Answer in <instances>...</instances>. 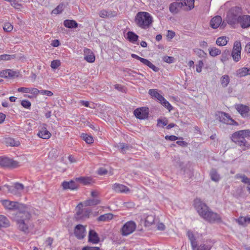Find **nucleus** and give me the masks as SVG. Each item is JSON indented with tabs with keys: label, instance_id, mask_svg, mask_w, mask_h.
Returning <instances> with one entry per match:
<instances>
[{
	"label": "nucleus",
	"instance_id": "nucleus-40",
	"mask_svg": "<svg viewBox=\"0 0 250 250\" xmlns=\"http://www.w3.org/2000/svg\"><path fill=\"white\" fill-rule=\"evenodd\" d=\"M209 53L210 56L212 57H215L217 55H219L221 54V51L216 47H212L209 48L208 49Z\"/></svg>",
	"mask_w": 250,
	"mask_h": 250
},
{
	"label": "nucleus",
	"instance_id": "nucleus-35",
	"mask_svg": "<svg viewBox=\"0 0 250 250\" xmlns=\"http://www.w3.org/2000/svg\"><path fill=\"white\" fill-rule=\"evenodd\" d=\"M138 36L132 31H128L127 33V38L131 42H136L138 39Z\"/></svg>",
	"mask_w": 250,
	"mask_h": 250
},
{
	"label": "nucleus",
	"instance_id": "nucleus-36",
	"mask_svg": "<svg viewBox=\"0 0 250 250\" xmlns=\"http://www.w3.org/2000/svg\"><path fill=\"white\" fill-rule=\"evenodd\" d=\"M118 147L120 152L123 154L126 153L128 150H130L132 148L130 146L124 143H120Z\"/></svg>",
	"mask_w": 250,
	"mask_h": 250
},
{
	"label": "nucleus",
	"instance_id": "nucleus-32",
	"mask_svg": "<svg viewBox=\"0 0 250 250\" xmlns=\"http://www.w3.org/2000/svg\"><path fill=\"white\" fill-rule=\"evenodd\" d=\"M91 178L89 177L81 176L75 179L76 181L82 184L83 185H88L91 183Z\"/></svg>",
	"mask_w": 250,
	"mask_h": 250
},
{
	"label": "nucleus",
	"instance_id": "nucleus-42",
	"mask_svg": "<svg viewBox=\"0 0 250 250\" xmlns=\"http://www.w3.org/2000/svg\"><path fill=\"white\" fill-rule=\"evenodd\" d=\"M228 41L226 37H220L217 38L216 43L218 45L223 46L227 44Z\"/></svg>",
	"mask_w": 250,
	"mask_h": 250
},
{
	"label": "nucleus",
	"instance_id": "nucleus-9",
	"mask_svg": "<svg viewBox=\"0 0 250 250\" xmlns=\"http://www.w3.org/2000/svg\"><path fill=\"white\" fill-rule=\"evenodd\" d=\"M19 163L12 159L7 157H0V166L9 168H14L19 166Z\"/></svg>",
	"mask_w": 250,
	"mask_h": 250
},
{
	"label": "nucleus",
	"instance_id": "nucleus-57",
	"mask_svg": "<svg viewBox=\"0 0 250 250\" xmlns=\"http://www.w3.org/2000/svg\"><path fill=\"white\" fill-rule=\"evenodd\" d=\"M131 56L132 58L136 59L140 61L143 64H144L145 62L147 60L146 59H144V58H141V57H139V56H138V55H137L136 54H132L131 55Z\"/></svg>",
	"mask_w": 250,
	"mask_h": 250
},
{
	"label": "nucleus",
	"instance_id": "nucleus-14",
	"mask_svg": "<svg viewBox=\"0 0 250 250\" xmlns=\"http://www.w3.org/2000/svg\"><path fill=\"white\" fill-rule=\"evenodd\" d=\"M235 108L243 118H246L250 115V108L243 104H236Z\"/></svg>",
	"mask_w": 250,
	"mask_h": 250
},
{
	"label": "nucleus",
	"instance_id": "nucleus-17",
	"mask_svg": "<svg viewBox=\"0 0 250 250\" xmlns=\"http://www.w3.org/2000/svg\"><path fill=\"white\" fill-rule=\"evenodd\" d=\"M85 229L84 226L82 225H77L74 229V234L79 239L83 238L85 236Z\"/></svg>",
	"mask_w": 250,
	"mask_h": 250
},
{
	"label": "nucleus",
	"instance_id": "nucleus-18",
	"mask_svg": "<svg viewBox=\"0 0 250 250\" xmlns=\"http://www.w3.org/2000/svg\"><path fill=\"white\" fill-rule=\"evenodd\" d=\"M112 188L113 190L118 193H127L130 191L129 188L126 186L118 183L114 184Z\"/></svg>",
	"mask_w": 250,
	"mask_h": 250
},
{
	"label": "nucleus",
	"instance_id": "nucleus-11",
	"mask_svg": "<svg viewBox=\"0 0 250 250\" xmlns=\"http://www.w3.org/2000/svg\"><path fill=\"white\" fill-rule=\"evenodd\" d=\"M218 118L220 122L227 125H237L238 124L232 119L227 113L221 112L218 113Z\"/></svg>",
	"mask_w": 250,
	"mask_h": 250
},
{
	"label": "nucleus",
	"instance_id": "nucleus-44",
	"mask_svg": "<svg viewBox=\"0 0 250 250\" xmlns=\"http://www.w3.org/2000/svg\"><path fill=\"white\" fill-rule=\"evenodd\" d=\"M16 58V55H8V54H3L0 55V61H9L12 59H14Z\"/></svg>",
	"mask_w": 250,
	"mask_h": 250
},
{
	"label": "nucleus",
	"instance_id": "nucleus-21",
	"mask_svg": "<svg viewBox=\"0 0 250 250\" xmlns=\"http://www.w3.org/2000/svg\"><path fill=\"white\" fill-rule=\"evenodd\" d=\"M63 189L74 190L78 188V185L75 181L71 180L69 182L64 181L62 184Z\"/></svg>",
	"mask_w": 250,
	"mask_h": 250
},
{
	"label": "nucleus",
	"instance_id": "nucleus-6",
	"mask_svg": "<svg viewBox=\"0 0 250 250\" xmlns=\"http://www.w3.org/2000/svg\"><path fill=\"white\" fill-rule=\"evenodd\" d=\"M248 130H242L234 132L231 137L232 141L240 146H246L247 143L245 139L247 137L246 133L248 132Z\"/></svg>",
	"mask_w": 250,
	"mask_h": 250
},
{
	"label": "nucleus",
	"instance_id": "nucleus-20",
	"mask_svg": "<svg viewBox=\"0 0 250 250\" xmlns=\"http://www.w3.org/2000/svg\"><path fill=\"white\" fill-rule=\"evenodd\" d=\"M18 76L16 71L11 69H6L0 71V77L4 78H12Z\"/></svg>",
	"mask_w": 250,
	"mask_h": 250
},
{
	"label": "nucleus",
	"instance_id": "nucleus-8",
	"mask_svg": "<svg viewBox=\"0 0 250 250\" xmlns=\"http://www.w3.org/2000/svg\"><path fill=\"white\" fill-rule=\"evenodd\" d=\"M83 205L81 203L77 207V211L76 212L75 217L78 220H83L88 218L90 213L91 212V209L88 208H84L82 207Z\"/></svg>",
	"mask_w": 250,
	"mask_h": 250
},
{
	"label": "nucleus",
	"instance_id": "nucleus-62",
	"mask_svg": "<svg viewBox=\"0 0 250 250\" xmlns=\"http://www.w3.org/2000/svg\"><path fill=\"white\" fill-rule=\"evenodd\" d=\"M175 36V33L174 31L169 30L167 31V37L168 38L171 39L174 38Z\"/></svg>",
	"mask_w": 250,
	"mask_h": 250
},
{
	"label": "nucleus",
	"instance_id": "nucleus-53",
	"mask_svg": "<svg viewBox=\"0 0 250 250\" xmlns=\"http://www.w3.org/2000/svg\"><path fill=\"white\" fill-rule=\"evenodd\" d=\"M13 28V25L9 22L5 23L3 26V30L6 32H10L12 30Z\"/></svg>",
	"mask_w": 250,
	"mask_h": 250
},
{
	"label": "nucleus",
	"instance_id": "nucleus-16",
	"mask_svg": "<svg viewBox=\"0 0 250 250\" xmlns=\"http://www.w3.org/2000/svg\"><path fill=\"white\" fill-rule=\"evenodd\" d=\"M238 23L241 28L243 29L250 27V15H243L240 16Z\"/></svg>",
	"mask_w": 250,
	"mask_h": 250
},
{
	"label": "nucleus",
	"instance_id": "nucleus-10",
	"mask_svg": "<svg viewBox=\"0 0 250 250\" xmlns=\"http://www.w3.org/2000/svg\"><path fill=\"white\" fill-rule=\"evenodd\" d=\"M136 228V225L134 221H128L124 224L122 228V234L123 236H127L133 232Z\"/></svg>",
	"mask_w": 250,
	"mask_h": 250
},
{
	"label": "nucleus",
	"instance_id": "nucleus-55",
	"mask_svg": "<svg viewBox=\"0 0 250 250\" xmlns=\"http://www.w3.org/2000/svg\"><path fill=\"white\" fill-rule=\"evenodd\" d=\"M21 104L23 107L27 109H29L31 106L30 102L27 100H23L21 101Z\"/></svg>",
	"mask_w": 250,
	"mask_h": 250
},
{
	"label": "nucleus",
	"instance_id": "nucleus-25",
	"mask_svg": "<svg viewBox=\"0 0 250 250\" xmlns=\"http://www.w3.org/2000/svg\"><path fill=\"white\" fill-rule=\"evenodd\" d=\"M101 200L99 198L89 199L84 201L82 204L84 206H93L98 205L100 203Z\"/></svg>",
	"mask_w": 250,
	"mask_h": 250
},
{
	"label": "nucleus",
	"instance_id": "nucleus-7",
	"mask_svg": "<svg viewBox=\"0 0 250 250\" xmlns=\"http://www.w3.org/2000/svg\"><path fill=\"white\" fill-rule=\"evenodd\" d=\"M1 202L2 205L6 209L11 210H17V211H21L26 207V206L23 204L11 201L8 200H3Z\"/></svg>",
	"mask_w": 250,
	"mask_h": 250
},
{
	"label": "nucleus",
	"instance_id": "nucleus-41",
	"mask_svg": "<svg viewBox=\"0 0 250 250\" xmlns=\"http://www.w3.org/2000/svg\"><path fill=\"white\" fill-rule=\"evenodd\" d=\"M248 68L242 67L236 71V76L238 77H242L248 75Z\"/></svg>",
	"mask_w": 250,
	"mask_h": 250
},
{
	"label": "nucleus",
	"instance_id": "nucleus-60",
	"mask_svg": "<svg viewBox=\"0 0 250 250\" xmlns=\"http://www.w3.org/2000/svg\"><path fill=\"white\" fill-rule=\"evenodd\" d=\"M17 91L19 92L29 93V91H29V88H28V87H21L18 88L17 89Z\"/></svg>",
	"mask_w": 250,
	"mask_h": 250
},
{
	"label": "nucleus",
	"instance_id": "nucleus-4",
	"mask_svg": "<svg viewBox=\"0 0 250 250\" xmlns=\"http://www.w3.org/2000/svg\"><path fill=\"white\" fill-rule=\"evenodd\" d=\"M242 13V9L241 7L235 6L232 7L228 12L227 15L226 20L227 22L230 25L235 24L239 22V17Z\"/></svg>",
	"mask_w": 250,
	"mask_h": 250
},
{
	"label": "nucleus",
	"instance_id": "nucleus-54",
	"mask_svg": "<svg viewBox=\"0 0 250 250\" xmlns=\"http://www.w3.org/2000/svg\"><path fill=\"white\" fill-rule=\"evenodd\" d=\"M54 241V239L52 237H49L46 238L44 244L46 247H48L50 249H52V245Z\"/></svg>",
	"mask_w": 250,
	"mask_h": 250
},
{
	"label": "nucleus",
	"instance_id": "nucleus-43",
	"mask_svg": "<svg viewBox=\"0 0 250 250\" xmlns=\"http://www.w3.org/2000/svg\"><path fill=\"white\" fill-rule=\"evenodd\" d=\"M29 93L31 94L30 95H28L27 97L30 99L36 97L40 93V90H38L36 88L29 87Z\"/></svg>",
	"mask_w": 250,
	"mask_h": 250
},
{
	"label": "nucleus",
	"instance_id": "nucleus-51",
	"mask_svg": "<svg viewBox=\"0 0 250 250\" xmlns=\"http://www.w3.org/2000/svg\"><path fill=\"white\" fill-rule=\"evenodd\" d=\"M63 4H60L56 8L52 10V13L56 15L59 14L63 11Z\"/></svg>",
	"mask_w": 250,
	"mask_h": 250
},
{
	"label": "nucleus",
	"instance_id": "nucleus-63",
	"mask_svg": "<svg viewBox=\"0 0 250 250\" xmlns=\"http://www.w3.org/2000/svg\"><path fill=\"white\" fill-rule=\"evenodd\" d=\"M157 228L159 230H164L165 229V225L162 223H159L157 225Z\"/></svg>",
	"mask_w": 250,
	"mask_h": 250
},
{
	"label": "nucleus",
	"instance_id": "nucleus-5",
	"mask_svg": "<svg viewBox=\"0 0 250 250\" xmlns=\"http://www.w3.org/2000/svg\"><path fill=\"white\" fill-rule=\"evenodd\" d=\"M6 187L10 193L17 196L27 193L29 188V187L25 188L23 184L19 183H15L13 186H7Z\"/></svg>",
	"mask_w": 250,
	"mask_h": 250
},
{
	"label": "nucleus",
	"instance_id": "nucleus-1",
	"mask_svg": "<svg viewBox=\"0 0 250 250\" xmlns=\"http://www.w3.org/2000/svg\"><path fill=\"white\" fill-rule=\"evenodd\" d=\"M31 214L27 210V207L21 211H17L13 216L18 229L25 234L29 232L31 227Z\"/></svg>",
	"mask_w": 250,
	"mask_h": 250
},
{
	"label": "nucleus",
	"instance_id": "nucleus-34",
	"mask_svg": "<svg viewBox=\"0 0 250 250\" xmlns=\"http://www.w3.org/2000/svg\"><path fill=\"white\" fill-rule=\"evenodd\" d=\"M187 235L190 241L191 247H194L197 244V241L193 232L190 230L187 231Z\"/></svg>",
	"mask_w": 250,
	"mask_h": 250
},
{
	"label": "nucleus",
	"instance_id": "nucleus-49",
	"mask_svg": "<svg viewBox=\"0 0 250 250\" xmlns=\"http://www.w3.org/2000/svg\"><path fill=\"white\" fill-rule=\"evenodd\" d=\"M144 64L148 66L150 68L152 69L154 72H158L159 70V68L158 67L155 66L148 60H146Z\"/></svg>",
	"mask_w": 250,
	"mask_h": 250
},
{
	"label": "nucleus",
	"instance_id": "nucleus-19",
	"mask_svg": "<svg viewBox=\"0 0 250 250\" xmlns=\"http://www.w3.org/2000/svg\"><path fill=\"white\" fill-rule=\"evenodd\" d=\"M84 59L88 62L92 63L94 62L95 57L93 52L89 49L85 48L84 49Z\"/></svg>",
	"mask_w": 250,
	"mask_h": 250
},
{
	"label": "nucleus",
	"instance_id": "nucleus-61",
	"mask_svg": "<svg viewBox=\"0 0 250 250\" xmlns=\"http://www.w3.org/2000/svg\"><path fill=\"white\" fill-rule=\"evenodd\" d=\"M107 173V170L104 168H100L98 170V174L100 175H105Z\"/></svg>",
	"mask_w": 250,
	"mask_h": 250
},
{
	"label": "nucleus",
	"instance_id": "nucleus-58",
	"mask_svg": "<svg viewBox=\"0 0 250 250\" xmlns=\"http://www.w3.org/2000/svg\"><path fill=\"white\" fill-rule=\"evenodd\" d=\"M163 60L166 62L171 63L173 62L174 58L170 56H164L163 58Z\"/></svg>",
	"mask_w": 250,
	"mask_h": 250
},
{
	"label": "nucleus",
	"instance_id": "nucleus-56",
	"mask_svg": "<svg viewBox=\"0 0 250 250\" xmlns=\"http://www.w3.org/2000/svg\"><path fill=\"white\" fill-rule=\"evenodd\" d=\"M204 65V63L202 61H198V64L196 65V71L198 73H200L202 70V68Z\"/></svg>",
	"mask_w": 250,
	"mask_h": 250
},
{
	"label": "nucleus",
	"instance_id": "nucleus-52",
	"mask_svg": "<svg viewBox=\"0 0 250 250\" xmlns=\"http://www.w3.org/2000/svg\"><path fill=\"white\" fill-rule=\"evenodd\" d=\"M61 65V62L60 60H53L51 62L50 66L52 69H57Z\"/></svg>",
	"mask_w": 250,
	"mask_h": 250
},
{
	"label": "nucleus",
	"instance_id": "nucleus-45",
	"mask_svg": "<svg viewBox=\"0 0 250 250\" xmlns=\"http://www.w3.org/2000/svg\"><path fill=\"white\" fill-rule=\"evenodd\" d=\"M81 137L83 140L87 144H92L93 142V138L91 136L88 135L87 134L83 133Z\"/></svg>",
	"mask_w": 250,
	"mask_h": 250
},
{
	"label": "nucleus",
	"instance_id": "nucleus-30",
	"mask_svg": "<svg viewBox=\"0 0 250 250\" xmlns=\"http://www.w3.org/2000/svg\"><path fill=\"white\" fill-rule=\"evenodd\" d=\"M209 176L211 180L215 182H219L221 179L220 174L215 169H212L210 170L209 172Z\"/></svg>",
	"mask_w": 250,
	"mask_h": 250
},
{
	"label": "nucleus",
	"instance_id": "nucleus-64",
	"mask_svg": "<svg viewBox=\"0 0 250 250\" xmlns=\"http://www.w3.org/2000/svg\"><path fill=\"white\" fill-rule=\"evenodd\" d=\"M82 250H100V249L97 247H85L83 248Z\"/></svg>",
	"mask_w": 250,
	"mask_h": 250
},
{
	"label": "nucleus",
	"instance_id": "nucleus-23",
	"mask_svg": "<svg viewBox=\"0 0 250 250\" xmlns=\"http://www.w3.org/2000/svg\"><path fill=\"white\" fill-rule=\"evenodd\" d=\"M221 17L220 16H216L211 20L210 21V26L212 28L216 29L221 25Z\"/></svg>",
	"mask_w": 250,
	"mask_h": 250
},
{
	"label": "nucleus",
	"instance_id": "nucleus-12",
	"mask_svg": "<svg viewBox=\"0 0 250 250\" xmlns=\"http://www.w3.org/2000/svg\"><path fill=\"white\" fill-rule=\"evenodd\" d=\"M134 116L139 119L144 120L148 117V108L146 107H142L136 108L133 112Z\"/></svg>",
	"mask_w": 250,
	"mask_h": 250
},
{
	"label": "nucleus",
	"instance_id": "nucleus-33",
	"mask_svg": "<svg viewBox=\"0 0 250 250\" xmlns=\"http://www.w3.org/2000/svg\"><path fill=\"white\" fill-rule=\"evenodd\" d=\"M230 82V78L229 75H223L220 78V83L223 87H226Z\"/></svg>",
	"mask_w": 250,
	"mask_h": 250
},
{
	"label": "nucleus",
	"instance_id": "nucleus-59",
	"mask_svg": "<svg viewBox=\"0 0 250 250\" xmlns=\"http://www.w3.org/2000/svg\"><path fill=\"white\" fill-rule=\"evenodd\" d=\"M39 94L48 96H52L53 95V93L51 91L47 90H40Z\"/></svg>",
	"mask_w": 250,
	"mask_h": 250
},
{
	"label": "nucleus",
	"instance_id": "nucleus-31",
	"mask_svg": "<svg viewBox=\"0 0 250 250\" xmlns=\"http://www.w3.org/2000/svg\"><path fill=\"white\" fill-rule=\"evenodd\" d=\"M113 218V215L112 213H106L100 215L97 219L99 222H107L112 220Z\"/></svg>",
	"mask_w": 250,
	"mask_h": 250
},
{
	"label": "nucleus",
	"instance_id": "nucleus-50",
	"mask_svg": "<svg viewBox=\"0 0 250 250\" xmlns=\"http://www.w3.org/2000/svg\"><path fill=\"white\" fill-rule=\"evenodd\" d=\"M160 103L167 109H168L169 111H170L172 109V105L165 99V98H164V100H162Z\"/></svg>",
	"mask_w": 250,
	"mask_h": 250
},
{
	"label": "nucleus",
	"instance_id": "nucleus-26",
	"mask_svg": "<svg viewBox=\"0 0 250 250\" xmlns=\"http://www.w3.org/2000/svg\"><path fill=\"white\" fill-rule=\"evenodd\" d=\"M116 15V13L111 11H107L105 10H103L99 12L100 17L103 18H111L115 17Z\"/></svg>",
	"mask_w": 250,
	"mask_h": 250
},
{
	"label": "nucleus",
	"instance_id": "nucleus-13",
	"mask_svg": "<svg viewBox=\"0 0 250 250\" xmlns=\"http://www.w3.org/2000/svg\"><path fill=\"white\" fill-rule=\"evenodd\" d=\"M241 43L239 41H236L234 42L233 49L231 53V56L233 60L237 62L241 58Z\"/></svg>",
	"mask_w": 250,
	"mask_h": 250
},
{
	"label": "nucleus",
	"instance_id": "nucleus-39",
	"mask_svg": "<svg viewBox=\"0 0 250 250\" xmlns=\"http://www.w3.org/2000/svg\"><path fill=\"white\" fill-rule=\"evenodd\" d=\"M191 249L192 250H210V247L208 245L205 244L198 245L197 243L194 247H192Z\"/></svg>",
	"mask_w": 250,
	"mask_h": 250
},
{
	"label": "nucleus",
	"instance_id": "nucleus-27",
	"mask_svg": "<svg viewBox=\"0 0 250 250\" xmlns=\"http://www.w3.org/2000/svg\"><path fill=\"white\" fill-rule=\"evenodd\" d=\"M38 135L39 137L44 139H49L51 134L49 131L47 130L46 128L42 127V129L39 131L38 133Z\"/></svg>",
	"mask_w": 250,
	"mask_h": 250
},
{
	"label": "nucleus",
	"instance_id": "nucleus-28",
	"mask_svg": "<svg viewBox=\"0 0 250 250\" xmlns=\"http://www.w3.org/2000/svg\"><path fill=\"white\" fill-rule=\"evenodd\" d=\"M148 94L152 97L157 99L159 102L164 100V97L158 92L156 89H151L148 91Z\"/></svg>",
	"mask_w": 250,
	"mask_h": 250
},
{
	"label": "nucleus",
	"instance_id": "nucleus-22",
	"mask_svg": "<svg viewBox=\"0 0 250 250\" xmlns=\"http://www.w3.org/2000/svg\"><path fill=\"white\" fill-rule=\"evenodd\" d=\"M236 177L238 179H241V182L247 185V189L250 193V178L244 174H237Z\"/></svg>",
	"mask_w": 250,
	"mask_h": 250
},
{
	"label": "nucleus",
	"instance_id": "nucleus-46",
	"mask_svg": "<svg viewBox=\"0 0 250 250\" xmlns=\"http://www.w3.org/2000/svg\"><path fill=\"white\" fill-rule=\"evenodd\" d=\"M155 218L152 215H148L145 219V225L149 226L152 225L154 222Z\"/></svg>",
	"mask_w": 250,
	"mask_h": 250
},
{
	"label": "nucleus",
	"instance_id": "nucleus-47",
	"mask_svg": "<svg viewBox=\"0 0 250 250\" xmlns=\"http://www.w3.org/2000/svg\"><path fill=\"white\" fill-rule=\"evenodd\" d=\"M5 143L7 146H18L20 145L19 142L16 141L12 138L7 139Z\"/></svg>",
	"mask_w": 250,
	"mask_h": 250
},
{
	"label": "nucleus",
	"instance_id": "nucleus-15",
	"mask_svg": "<svg viewBox=\"0 0 250 250\" xmlns=\"http://www.w3.org/2000/svg\"><path fill=\"white\" fill-rule=\"evenodd\" d=\"M184 7V3L182 1H175L171 3L169 5V10L173 15L179 13Z\"/></svg>",
	"mask_w": 250,
	"mask_h": 250
},
{
	"label": "nucleus",
	"instance_id": "nucleus-3",
	"mask_svg": "<svg viewBox=\"0 0 250 250\" xmlns=\"http://www.w3.org/2000/svg\"><path fill=\"white\" fill-rule=\"evenodd\" d=\"M152 16L147 12H139L135 17V22L142 29L148 28L153 22Z\"/></svg>",
	"mask_w": 250,
	"mask_h": 250
},
{
	"label": "nucleus",
	"instance_id": "nucleus-24",
	"mask_svg": "<svg viewBox=\"0 0 250 250\" xmlns=\"http://www.w3.org/2000/svg\"><path fill=\"white\" fill-rule=\"evenodd\" d=\"M88 241L93 244H98L99 242V238L97 233L93 230L89 232Z\"/></svg>",
	"mask_w": 250,
	"mask_h": 250
},
{
	"label": "nucleus",
	"instance_id": "nucleus-29",
	"mask_svg": "<svg viewBox=\"0 0 250 250\" xmlns=\"http://www.w3.org/2000/svg\"><path fill=\"white\" fill-rule=\"evenodd\" d=\"M64 26L68 28H75L78 26L77 22L73 20H65L63 21Z\"/></svg>",
	"mask_w": 250,
	"mask_h": 250
},
{
	"label": "nucleus",
	"instance_id": "nucleus-2",
	"mask_svg": "<svg viewBox=\"0 0 250 250\" xmlns=\"http://www.w3.org/2000/svg\"><path fill=\"white\" fill-rule=\"evenodd\" d=\"M194 207L199 215L210 223L220 222L221 218L217 213L212 211L201 199L197 198L194 201Z\"/></svg>",
	"mask_w": 250,
	"mask_h": 250
},
{
	"label": "nucleus",
	"instance_id": "nucleus-38",
	"mask_svg": "<svg viewBox=\"0 0 250 250\" xmlns=\"http://www.w3.org/2000/svg\"><path fill=\"white\" fill-rule=\"evenodd\" d=\"M9 226V221L4 216L0 215V228L7 227Z\"/></svg>",
	"mask_w": 250,
	"mask_h": 250
},
{
	"label": "nucleus",
	"instance_id": "nucleus-37",
	"mask_svg": "<svg viewBox=\"0 0 250 250\" xmlns=\"http://www.w3.org/2000/svg\"><path fill=\"white\" fill-rule=\"evenodd\" d=\"M184 3V6H187L186 10H190L194 7V0H181Z\"/></svg>",
	"mask_w": 250,
	"mask_h": 250
},
{
	"label": "nucleus",
	"instance_id": "nucleus-48",
	"mask_svg": "<svg viewBox=\"0 0 250 250\" xmlns=\"http://www.w3.org/2000/svg\"><path fill=\"white\" fill-rule=\"evenodd\" d=\"M247 219V217L240 216L238 219H236V221L239 225L245 226H246V223L248 222Z\"/></svg>",
	"mask_w": 250,
	"mask_h": 250
}]
</instances>
